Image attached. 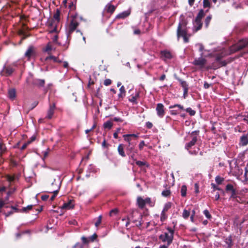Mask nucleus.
<instances>
[{
  "label": "nucleus",
  "mask_w": 248,
  "mask_h": 248,
  "mask_svg": "<svg viewBox=\"0 0 248 248\" xmlns=\"http://www.w3.org/2000/svg\"><path fill=\"white\" fill-rule=\"evenodd\" d=\"M60 11L57 10L53 16V18L49 24L50 33H57L59 31Z\"/></svg>",
  "instance_id": "obj_1"
},
{
  "label": "nucleus",
  "mask_w": 248,
  "mask_h": 248,
  "mask_svg": "<svg viewBox=\"0 0 248 248\" xmlns=\"http://www.w3.org/2000/svg\"><path fill=\"white\" fill-rule=\"evenodd\" d=\"M61 186V181L58 177L56 178H50L48 185V189L49 192H52V191H59Z\"/></svg>",
  "instance_id": "obj_2"
},
{
  "label": "nucleus",
  "mask_w": 248,
  "mask_h": 248,
  "mask_svg": "<svg viewBox=\"0 0 248 248\" xmlns=\"http://www.w3.org/2000/svg\"><path fill=\"white\" fill-rule=\"evenodd\" d=\"M169 233L165 232L159 236V239L163 242H167L168 246L170 245L173 237V231L170 228H168Z\"/></svg>",
  "instance_id": "obj_3"
},
{
  "label": "nucleus",
  "mask_w": 248,
  "mask_h": 248,
  "mask_svg": "<svg viewBox=\"0 0 248 248\" xmlns=\"http://www.w3.org/2000/svg\"><path fill=\"white\" fill-rule=\"evenodd\" d=\"M248 45V39L242 40L239 41L237 44L232 46L230 48L231 53H234L240 50Z\"/></svg>",
  "instance_id": "obj_4"
},
{
  "label": "nucleus",
  "mask_w": 248,
  "mask_h": 248,
  "mask_svg": "<svg viewBox=\"0 0 248 248\" xmlns=\"http://www.w3.org/2000/svg\"><path fill=\"white\" fill-rule=\"evenodd\" d=\"M55 109V104L53 103L52 104H50L49 106V108L47 111L46 118L47 119H51L52 117V116L54 113Z\"/></svg>",
  "instance_id": "obj_5"
},
{
  "label": "nucleus",
  "mask_w": 248,
  "mask_h": 248,
  "mask_svg": "<svg viewBox=\"0 0 248 248\" xmlns=\"http://www.w3.org/2000/svg\"><path fill=\"white\" fill-rule=\"evenodd\" d=\"M206 61L204 58H199L195 59L193 62L194 64L199 66L200 67H203L206 63Z\"/></svg>",
  "instance_id": "obj_6"
},
{
  "label": "nucleus",
  "mask_w": 248,
  "mask_h": 248,
  "mask_svg": "<svg viewBox=\"0 0 248 248\" xmlns=\"http://www.w3.org/2000/svg\"><path fill=\"white\" fill-rule=\"evenodd\" d=\"M156 110L157 111V115L159 117H162L164 116V106L162 104L159 103L157 105Z\"/></svg>",
  "instance_id": "obj_7"
},
{
  "label": "nucleus",
  "mask_w": 248,
  "mask_h": 248,
  "mask_svg": "<svg viewBox=\"0 0 248 248\" xmlns=\"http://www.w3.org/2000/svg\"><path fill=\"white\" fill-rule=\"evenodd\" d=\"M78 25V22L75 19H72L71 21L69 27V33H71L77 28Z\"/></svg>",
  "instance_id": "obj_8"
},
{
  "label": "nucleus",
  "mask_w": 248,
  "mask_h": 248,
  "mask_svg": "<svg viewBox=\"0 0 248 248\" xmlns=\"http://www.w3.org/2000/svg\"><path fill=\"white\" fill-rule=\"evenodd\" d=\"M35 54V48L33 46H30L25 55V56L30 58Z\"/></svg>",
  "instance_id": "obj_9"
},
{
  "label": "nucleus",
  "mask_w": 248,
  "mask_h": 248,
  "mask_svg": "<svg viewBox=\"0 0 248 248\" xmlns=\"http://www.w3.org/2000/svg\"><path fill=\"white\" fill-rule=\"evenodd\" d=\"M196 133V132H192V135L193 136L192 140L188 142L186 145V148L187 149H188L189 148H191L192 146H193L196 142L197 141V137L196 136H194V134Z\"/></svg>",
  "instance_id": "obj_10"
},
{
  "label": "nucleus",
  "mask_w": 248,
  "mask_h": 248,
  "mask_svg": "<svg viewBox=\"0 0 248 248\" xmlns=\"http://www.w3.org/2000/svg\"><path fill=\"white\" fill-rule=\"evenodd\" d=\"M161 58L164 60L170 59L172 57L170 53L167 51H162L161 52Z\"/></svg>",
  "instance_id": "obj_11"
},
{
  "label": "nucleus",
  "mask_w": 248,
  "mask_h": 248,
  "mask_svg": "<svg viewBox=\"0 0 248 248\" xmlns=\"http://www.w3.org/2000/svg\"><path fill=\"white\" fill-rule=\"evenodd\" d=\"M186 35V32L184 30L182 29L181 25L180 24L177 28V37L179 38L180 36L184 37Z\"/></svg>",
  "instance_id": "obj_12"
},
{
  "label": "nucleus",
  "mask_w": 248,
  "mask_h": 248,
  "mask_svg": "<svg viewBox=\"0 0 248 248\" xmlns=\"http://www.w3.org/2000/svg\"><path fill=\"white\" fill-rule=\"evenodd\" d=\"M139 97V93L136 92L134 94H132L129 98V100L134 103H136L137 99Z\"/></svg>",
  "instance_id": "obj_13"
},
{
  "label": "nucleus",
  "mask_w": 248,
  "mask_h": 248,
  "mask_svg": "<svg viewBox=\"0 0 248 248\" xmlns=\"http://www.w3.org/2000/svg\"><path fill=\"white\" fill-rule=\"evenodd\" d=\"M74 205L72 203V201L70 200L68 202L64 203L62 207V209L68 210L73 208Z\"/></svg>",
  "instance_id": "obj_14"
},
{
  "label": "nucleus",
  "mask_w": 248,
  "mask_h": 248,
  "mask_svg": "<svg viewBox=\"0 0 248 248\" xmlns=\"http://www.w3.org/2000/svg\"><path fill=\"white\" fill-rule=\"evenodd\" d=\"M105 9L107 12L112 13L115 10V7L114 5L108 3L106 6Z\"/></svg>",
  "instance_id": "obj_15"
},
{
  "label": "nucleus",
  "mask_w": 248,
  "mask_h": 248,
  "mask_svg": "<svg viewBox=\"0 0 248 248\" xmlns=\"http://www.w3.org/2000/svg\"><path fill=\"white\" fill-rule=\"evenodd\" d=\"M137 203L138 206L141 208H143L145 204L144 200L141 197H138L137 198Z\"/></svg>",
  "instance_id": "obj_16"
},
{
  "label": "nucleus",
  "mask_w": 248,
  "mask_h": 248,
  "mask_svg": "<svg viewBox=\"0 0 248 248\" xmlns=\"http://www.w3.org/2000/svg\"><path fill=\"white\" fill-rule=\"evenodd\" d=\"M194 26L196 27V31L200 30L202 27L201 20L196 19L194 22Z\"/></svg>",
  "instance_id": "obj_17"
},
{
  "label": "nucleus",
  "mask_w": 248,
  "mask_h": 248,
  "mask_svg": "<svg viewBox=\"0 0 248 248\" xmlns=\"http://www.w3.org/2000/svg\"><path fill=\"white\" fill-rule=\"evenodd\" d=\"M8 96L11 99H14L16 96V90L14 89H10L8 92Z\"/></svg>",
  "instance_id": "obj_18"
},
{
  "label": "nucleus",
  "mask_w": 248,
  "mask_h": 248,
  "mask_svg": "<svg viewBox=\"0 0 248 248\" xmlns=\"http://www.w3.org/2000/svg\"><path fill=\"white\" fill-rule=\"evenodd\" d=\"M118 152L120 155H121L122 157H125V154L124 152V147L122 144L119 145L118 147Z\"/></svg>",
  "instance_id": "obj_19"
},
{
  "label": "nucleus",
  "mask_w": 248,
  "mask_h": 248,
  "mask_svg": "<svg viewBox=\"0 0 248 248\" xmlns=\"http://www.w3.org/2000/svg\"><path fill=\"white\" fill-rule=\"evenodd\" d=\"M130 12L128 11H124L117 16V18H124L130 15Z\"/></svg>",
  "instance_id": "obj_20"
},
{
  "label": "nucleus",
  "mask_w": 248,
  "mask_h": 248,
  "mask_svg": "<svg viewBox=\"0 0 248 248\" xmlns=\"http://www.w3.org/2000/svg\"><path fill=\"white\" fill-rule=\"evenodd\" d=\"M241 143L242 145H246L248 143V139L246 136H243L241 137Z\"/></svg>",
  "instance_id": "obj_21"
},
{
  "label": "nucleus",
  "mask_w": 248,
  "mask_h": 248,
  "mask_svg": "<svg viewBox=\"0 0 248 248\" xmlns=\"http://www.w3.org/2000/svg\"><path fill=\"white\" fill-rule=\"evenodd\" d=\"M171 206V203L170 202H167L163 208V209L162 210L163 212H166L170 208Z\"/></svg>",
  "instance_id": "obj_22"
},
{
  "label": "nucleus",
  "mask_w": 248,
  "mask_h": 248,
  "mask_svg": "<svg viewBox=\"0 0 248 248\" xmlns=\"http://www.w3.org/2000/svg\"><path fill=\"white\" fill-rule=\"evenodd\" d=\"M120 93L118 94L119 97H123L125 94V91L124 89V87L122 86L120 89Z\"/></svg>",
  "instance_id": "obj_23"
},
{
  "label": "nucleus",
  "mask_w": 248,
  "mask_h": 248,
  "mask_svg": "<svg viewBox=\"0 0 248 248\" xmlns=\"http://www.w3.org/2000/svg\"><path fill=\"white\" fill-rule=\"evenodd\" d=\"M112 126V123L110 121H107L104 124V127L105 128L110 129Z\"/></svg>",
  "instance_id": "obj_24"
},
{
  "label": "nucleus",
  "mask_w": 248,
  "mask_h": 248,
  "mask_svg": "<svg viewBox=\"0 0 248 248\" xmlns=\"http://www.w3.org/2000/svg\"><path fill=\"white\" fill-rule=\"evenodd\" d=\"M204 16V12L203 10H201L199 12L196 19L202 20V18Z\"/></svg>",
  "instance_id": "obj_25"
},
{
  "label": "nucleus",
  "mask_w": 248,
  "mask_h": 248,
  "mask_svg": "<svg viewBox=\"0 0 248 248\" xmlns=\"http://www.w3.org/2000/svg\"><path fill=\"white\" fill-rule=\"evenodd\" d=\"M52 47L50 43H48L46 45V47L44 48V51L46 52H47L48 54H49V52L52 50Z\"/></svg>",
  "instance_id": "obj_26"
},
{
  "label": "nucleus",
  "mask_w": 248,
  "mask_h": 248,
  "mask_svg": "<svg viewBox=\"0 0 248 248\" xmlns=\"http://www.w3.org/2000/svg\"><path fill=\"white\" fill-rule=\"evenodd\" d=\"M181 195L183 197H185L186 194V186H183L181 187Z\"/></svg>",
  "instance_id": "obj_27"
},
{
  "label": "nucleus",
  "mask_w": 248,
  "mask_h": 248,
  "mask_svg": "<svg viewBox=\"0 0 248 248\" xmlns=\"http://www.w3.org/2000/svg\"><path fill=\"white\" fill-rule=\"evenodd\" d=\"M123 137L124 138V140L128 142L129 146H130V141L131 140V138L130 137H129V136H128V134L123 135Z\"/></svg>",
  "instance_id": "obj_28"
},
{
  "label": "nucleus",
  "mask_w": 248,
  "mask_h": 248,
  "mask_svg": "<svg viewBox=\"0 0 248 248\" xmlns=\"http://www.w3.org/2000/svg\"><path fill=\"white\" fill-rule=\"evenodd\" d=\"M215 180L217 183L218 185L221 184L222 182L224 181L223 178H222L219 176H217L216 177Z\"/></svg>",
  "instance_id": "obj_29"
},
{
  "label": "nucleus",
  "mask_w": 248,
  "mask_h": 248,
  "mask_svg": "<svg viewBox=\"0 0 248 248\" xmlns=\"http://www.w3.org/2000/svg\"><path fill=\"white\" fill-rule=\"evenodd\" d=\"M203 4L204 8L210 7V2L209 0H203Z\"/></svg>",
  "instance_id": "obj_30"
},
{
  "label": "nucleus",
  "mask_w": 248,
  "mask_h": 248,
  "mask_svg": "<svg viewBox=\"0 0 248 248\" xmlns=\"http://www.w3.org/2000/svg\"><path fill=\"white\" fill-rule=\"evenodd\" d=\"M7 180L10 183L13 182L15 180V177L14 176H11L7 175L6 176Z\"/></svg>",
  "instance_id": "obj_31"
},
{
  "label": "nucleus",
  "mask_w": 248,
  "mask_h": 248,
  "mask_svg": "<svg viewBox=\"0 0 248 248\" xmlns=\"http://www.w3.org/2000/svg\"><path fill=\"white\" fill-rule=\"evenodd\" d=\"M167 218V216L166 215V212H163L162 211L161 217H160V220L161 221H164Z\"/></svg>",
  "instance_id": "obj_32"
},
{
  "label": "nucleus",
  "mask_w": 248,
  "mask_h": 248,
  "mask_svg": "<svg viewBox=\"0 0 248 248\" xmlns=\"http://www.w3.org/2000/svg\"><path fill=\"white\" fill-rule=\"evenodd\" d=\"M190 215V212L186 210H185L183 213V217L185 218H187Z\"/></svg>",
  "instance_id": "obj_33"
},
{
  "label": "nucleus",
  "mask_w": 248,
  "mask_h": 248,
  "mask_svg": "<svg viewBox=\"0 0 248 248\" xmlns=\"http://www.w3.org/2000/svg\"><path fill=\"white\" fill-rule=\"evenodd\" d=\"M170 191L169 190H165L162 191V195L164 197H167L170 195Z\"/></svg>",
  "instance_id": "obj_34"
},
{
  "label": "nucleus",
  "mask_w": 248,
  "mask_h": 248,
  "mask_svg": "<svg viewBox=\"0 0 248 248\" xmlns=\"http://www.w3.org/2000/svg\"><path fill=\"white\" fill-rule=\"evenodd\" d=\"M186 111L188 112L191 116H193L195 114V111L189 108H186Z\"/></svg>",
  "instance_id": "obj_35"
},
{
  "label": "nucleus",
  "mask_w": 248,
  "mask_h": 248,
  "mask_svg": "<svg viewBox=\"0 0 248 248\" xmlns=\"http://www.w3.org/2000/svg\"><path fill=\"white\" fill-rule=\"evenodd\" d=\"M82 241L84 244H88L90 241L89 238H87L85 236L81 237Z\"/></svg>",
  "instance_id": "obj_36"
},
{
  "label": "nucleus",
  "mask_w": 248,
  "mask_h": 248,
  "mask_svg": "<svg viewBox=\"0 0 248 248\" xmlns=\"http://www.w3.org/2000/svg\"><path fill=\"white\" fill-rule=\"evenodd\" d=\"M49 59H53V61L54 62H61L60 61H58L56 57H54L53 56L47 57L46 58L45 60H46V61H47V60H49Z\"/></svg>",
  "instance_id": "obj_37"
},
{
  "label": "nucleus",
  "mask_w": 248,
  "mask_h": 248,
  "mask_svg": "<svg viewBox=\"0 0 248 248\" xmlns=\"http://www.w3.org/2000/svg\"><path fill=\"white\" fill-rule=\"evenodd\" d=\"M97 235L96 233H94L92 236L89 238L90 242H93L96 238Z\"/></svg>",
  "instance_id": "obj_38"
},
{
  "label": "nucleus",
  "mask_w": 248,
  "mask_h": 248,
  "mask_svg": "<svg viewBox=\"0 0 248 248\" xmlns=\"http://www.w3.org/2000/svg\"><path fill=\"white\" fill-rule=\"evenodd\" d=\"M212 18V17L211 16H208L206 19H205V25L207 27L211 21V19Z\"/></svg>",
  "instance_id": "obj_39"
},
{
  "label": "nucleus",
  "mask_w": 248,
  "mask_h": 248,
  "mask_svg": "<svg viewBox=\"0 0 248 248\" xmlns=\"http://www.w3.org/2000/svg\"><path fill=\"white\" fill-rule=\"evenodd\" d=\"M226 190L228 191H232V192H234V191L233 189V186L232 185L228 184L226 186Z\"/></svg>",
  "instance_id": "obj_40"
},
{
  "label": "nucleus",
  "mask_w": 248,
  "mask_h": 248,
  "mask_svg": "<svg viewBox=\"0 0 248 248\" xmlns=\"http://www.w3.org/2000/svg\"><path fill=\"white\" fill-rule=\"evenodd\" d=\"M101 220H102V217H101V216H100L98 217V219L95 223V225L96 227H97L100 225V224L101 222Z\"/></svg>",
  "instance_id": "obj_41"
},
{
  "label": "nucleus",
  "mask_w": 248,
  "mask_h": 248,
  "mask_svg": "<svg viewBox=\"0 0 248 248\" xmlns=\"http://www.w3.org/2000/svg\"><path fill=\"white\" fill-rule=\"evenodd\" d=\"M5 70H6V73L9 75H10L11 74H12L13 72V69L11 67L6 68Z\"/></svg>",
  "instance_id": "obj_42"
},
{
  "label": "nucleus",
  "mask_w": 248,
  "mask_h": 248,
  "mask_svg": "<svg viewBox=\"0 0 248 248\" xmlns=\"http://www.w3.org/2000/svg\"><path fill=\"white\" fill-rule=\"evenodd\" d=\"M203 213L207 218H210L211 217V216L207 210H205L203 211Z\"/></svg>",
  "instance_id": "obj_43"
},
{
  "label": "nucleus",
  "mask_w": 248,
  "mask_h": 248,
  "mask_svg": "<svg viewBox=\"0 0 248 248\" xmlns=\"http://www.w3.org/2000/svg\"><path fill=\"white\" fill-rule=\"evenodd\" d=\"M32 208V205H28L27 206V207H24L22 208V211L23 212H26L27 211V210H31Z\"/></svg>",
  "instance_id": "obj_44"
},
{
  "label": "nucleus",
  "mask_w": 248,
  "mask_h": 248,
  "mask_svg": "<svg viewBox=\"0 0 248 248\" xmlns=\"http://www.w3.org/2000/svg\"><path fill=\"white\" fill-rule=\"evenodd\" d=\"M58 192H59V191H57V190L52 191V192L53 193V196L50 198V200L51 201H53L54 200V199H55V197L57 195Z\"/></svg>",
  "instance_id": "obj_45"
},
{
  "label": "nucleus",
  "mask_w": 248,
  "mask_h": 248,
  "mask_svg": "<svg viewBox=\"0 0 248 248\" xmlns=\"http://www.w3.org/2000/svg\"><path fill=\"white\" fill-rule=\"evenodd\" d=\"M111 83V81L109 79H106L104 80V84L106 86H108L110 85Z\"/></svg>",
  "instance_id": "obj_46"
},
{
  "label": "nucleus",
  "mask_w": 248,
  "mask_h": 248,
  "mask_svg": "<svg viewBox=\"0 0 248 248\" xmlns=\"http://www.w3.org/2000/svg\"><path fill=\"white\" fill-rule=\"evenodd\" d=\"M5 149V148L4 146L2 144L0 143V154H2V153L4 151Z\"/></svg>",
  "instance_id": "obj_47"
},
{
  "label": "nucleus",
  "mask_w": 248,
  "mask_h": 248,
  "mask_svg": "<svg viewBox=\"0 0 248 248\" xmlns=\"http://www.w3.org/2000/svg\"><path fill=\"white\" fill-rule=\"evenodd\" d=\"M31 143V141H27V142H26L25 143H24L23 146H22L21 147V150H24L27 147V146L30 144V143Z\"/></svg>",
  "instance_id": "obj_48"
},
{
  "label": "nucleus",
  "mask_w": 248,
  "mask_h": 248,
  "mask_svg": "<svg viewBox=\"0 0 248 248\" xmlns=\"http://www.w3.org/2000/svg\"><path fill=\"white\" fill-rule=\"evenodd\" d=\"M145 146V143L144 141H141L140 144H139V149L140 150H141L143 147V146Z\"/></svg>",
  "instance_id": "obj_49"
},
{
  "label": "nucleus",
  "mask_w": 248,
  "mask_h": 248,
  "mask_svg": "<svg viewBox=\"0 0 248 248\" xmlns=\"http://www.w3.org/2000/svg\"><path fill=\"white\" fill-rule=\"evenodd\" d=\"M175 107H178L180 109H184V108L183 106H181L180 105H175L173 106H171L170 108H173Z\"/></svg>",
  "instance_id": "obj_50"
},
{
  "label": "nucleus",
  "mask_w": 248,
  "mask_h": 248,
  "mask_svg": "<svg viewBox=\"0 0 248 248\" xmlns=\"http://www.w3.org/2000/svg\"><path fill=\"white\" fill-rule=\"evenodd\" d=\"M145 164V162L140 161H137L136 162V164L139 166H142L144 165Z\"/></svg>",
  "instance_id": "obj_51"
},
{
  "label": "nucleus",
  "mask_w": 248,
  "mask_h": 248,
  "mask_svg": "<svg viewBox=\"0 0 248 248\" xmlns=\"http://www.w3.org/2000/svg\"><path fill=\"white\" fill-rule=\"evenodd\" d=\"M48 153H49L48 149H47V151L44 152V156H43V159H44L45 158H46L48 156Z\"/></svg>",
  "instance_id": "obj_52"
},
{
  "label": "nucleus",
  "mask_w": 248,
  "mask_h": 248,
  "mask_svg": "<svg viewBox=\"0 0 248 248\" xmlns=\"http://www.w3.org/2000/svg\"><path fill=\"white\" fill-rule=\"evenodd\" d=\"M44 83H45V81L44 80H39L38 81V83L37 84H38L40 86H43L44 85Z\"/></svg>",
  "instance_id": "obj_53"
},
{
  "label": "nucleus",
  "mask_w": 248,
  "mask_h": 248,
  "mask_svg": "<svg viewBox=\"0 0 248 248\" xmlns=\"http://www.w3.org/2000/svg\"><path fill=\"white\" fill-rule=\"evenodd\" d=\"M197 46H198L200 51H202L203 49V46L202 44H198L197 45Z\"/></svg>",
  "instance_id": "obj_54"
},
{
  "label": "nucleus",
  "mask_w": 248,
  "mask_h": 248,
  "mask_svg": "<svg viewBox=\"0 0 248 248\" xmlns=\"http://www.w3.org/2000/svg\"><path fill=\"white\" fill-rule=\"evenodd\" d=\"M194 187H195V192L196 193H199V186H198V184L196 183L194 185Z\"/></svg>",
  "instance_id": "obj_55"
},
{
  "label": "nucleus",
  "mask_w": 248,
  "mask_h": 248,
  "mask_svg": "<svg viewBox=\"0 0 248 248\" xmlns=\"http://www.w3.org/2000/svg\"><path fill=\"white\" fill-rule=\"evenodd\" d=\"M95 124H94L91 129H87L86 131H85V132L86 134H88L89 132L91 131L92 130H93L94 127H95Z\"/></svg>",
  "instance_id": "obj_56"
},
{
  "label": "nucleus",
  "mask_w": 248,
  "mask_h": 248,
  "mask_svg": "<svg viewBox=\"0 0 248 248\" xmlns=\"http://www.w3.org/2000/svg\"><path fill=\"white\" fill-rule=\"evenodd\" d=\"M117 209H113V210H112L110 212V216H112L113 214H116L117 213Z\"/></svg>",
  "instance_id": "obj_57"
},
{
  "label": "nucleus",
  "mask_w": 248,
  "mask_h": 248,
  "mask_svg": "<svg viewBox=\"0 0 248 248\" xmlns=\"http://www.w3.org/2000/svg\"><path fill=\"white\" fill-rule=\"evenodd\" d=\"M140 30H139V29H136V30H134V33L135 34H140Z\"/></svg>",
  "instance_id": "obj_58"
},
{
  "label": "nucleus",
  "mask_w": 248,
  "mask_h": 248,
  "mask_svg": "<svg viewBox=\"0 0 248 248\" xmlns=\"http://www.w3.org/2000/svg\"><path fill=\"white\" fill-rule=\"evenodd\" d=\"M128 136H129V137H130L131 138H134L136 139L138 137V136L135 134H128Z\"/></svg>",
  "instance_id": "obj_59"
},
{
  "label": "nucleus",
  "mask_w": 248,
  "mask_h": 248,
  "mask_svg": "<svg viewBox=\"0 0 248 248\" xmlns=\"http://www.w3.org/2000/svg\"><path fill=\"white\" fill-rule=\"evenodd\" d=\"M52 39L54 42H56L58 40V35L57 34L54 35Z\"/></svg>",
  "instance_id": "obj_60"
},
{
  "label": "nucleus",
  "mask_w": 248,
  "mask_h": 248,
  "mask_svg": "<svg viewBox=\"0 0 248 248\" xmlns=\"http://www.w3.org/2000/svg\"><path fill=\"white\" fill-rule=\"evenodd\" d=\"M5 203L4 202L2 201V200L0 199V208H2L3 205H4Z\"/></svg>",
  "instance_id": "obj_61"
},
{
  "label": "nucleus",
  "mask_w": 248,
  "mask_h": 248,
  "mask_svg": "<svg viewBox=\"0 0 248 248\" xmlns=\"http://www.w3.org/2000/svg\"><path fill=\"white\" fill-rule=\"evenodd\" d=\"M13 213V212L12 211H11L7 213H5L4 214L6 217H8V216H9L10 215H11V214H12Z\"/></svg>",
  "instance_id": "obj_62"
},
{
  "label": "nucleus",
  "mask_w": 248,
  "mask_h": 248,
  "mask_svg": "<svg viewBox=\"0 0 248 248\" xmlns=\"http://www.w3.org/2000/svg\"><path fill=\"white\" fill-rule=\"evenodd\" d=\"M211 186L212 187L214 188V190L216 189L219 190V188H218L214 184H212Z\"/></svg>",
  "instance_id": "obj_63"
},
{
  "label": "nucleus",
  "mask_w": 248,
  "mask_h": 248,
  "mask_svg": "<svg viewBox=\"0 0 248 248\" xmlns=\"http://www.w3.org/2000/svg\"><path fill=\"white\" fill-rule=\"evenodd\" d=\"M6 189V186H0V192L5 191Z\"/></svg>",
  "instance_id": "obj_64"
}]
</instances>
